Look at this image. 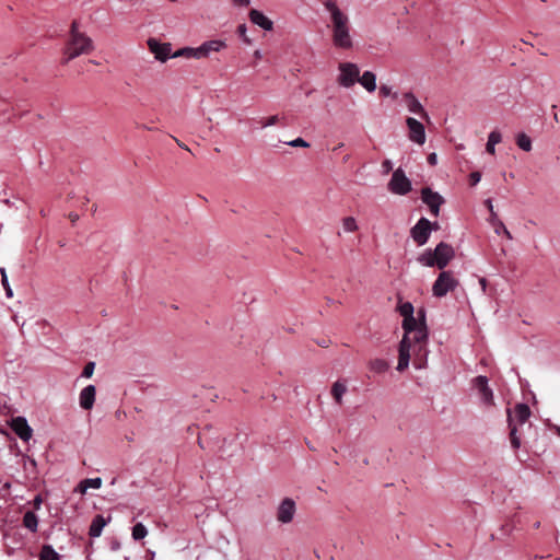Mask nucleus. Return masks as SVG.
<instances>
[{
  "label": "nucleus",
  "mask_w": 560,
  "mask_h": 560,
  "mask_svg": "<svg viewBox=\"0 0 560 560\" xmlns=\"http://www.w3.org/2000/svg\"><path fill=\"white\" fill-rule=\"evenodd\" d=\"M10 427L21 440L26 442L32 438L33 430L25 418H13L10 422Z\"/></svg>",
  "instance_id": "dca6fc26"
},
{
  "label": "nucleus",
  "mask_w": 560,
  "mask_h": 560,
  "mask_svg": "<svg viewBox=\"0 0 560 560\" xmlns=\"http://www.w3.org/2000/svg\"><path fill=\"white\" fill-rule=\"evenodd\" d=\"M226 47L224 40L221 39H212L205 42L199 46V56L200 59L209 57L212 52H219L223 48Z\"/></svg>",
  "instance_id": "6ab92c4d"
},
{
  "label": "nucleus",
  "mask_w": 560,
  "mask_h": 560,
  "mask_svg": "<svg viewBox=\"0 0 560 560\" xmlns=\"http://www.w3.org/2000/svg\"><path fill=\"white\" fill-rule=\"evenodd\" d=\"M280 121V117L278 115L270 116L268 118H264L259 121L261 128H267L273 126Z\"/></svg>",
  "instance_id": "e433bc0d"
},
{
  "label": "nucleus",
  "mask_w": 560,
  "mask_h": 560,
  "mask_svg": "<svg viewBox=\"0 0 560 560\" xmlns=\"http://www.w3.org/2000/svg\"><path fill=\"white\" fill-rule=\"evenodd\" d=\"M548 425L550 427V429H551V430H553V431H555V433H556L557 435H559V436H560V427H559V425H557V424H551V423H549Z\"/></svg>",
  "instance_id": "09e8293b"
},
{
  "label": "nucleus",
  "mask_w": 560,
  "mask_h": 560,
  "mask_svg": "<svg viewBox=\"0 0 560 560\" xmlns=\"http://www.w3.org/2000/svg\"><path fill=\"white\" fill-rule=\"evenodd\" d=\"M399 314L406 318L413 315L415 308L410 302L402 303L398 306Z\"/></svg>",
  "instance_id": "f704fd0d"
},
{
  "label": "nucleus",
  "mask_w": 560,
  "mask_h": 560,
  "mask_svg": "<svg viewBox=\"0 0 560 560\" xmlns=\"http://www.w3.org/2000/svg\"><path fill=\"white\" fill-rule=\"evenodd\" d=\"M102 487V479L100 477L96 478H88L82 480L77 488L81 494H84L89 488L100 489Z\"/></svg>",
  "instance_id": "5701e85b"
},
{
  "label": "nucleus",
  "mask_w": 560,
  "mask_h": 560,
  "mask_svg": "<svg viewBox=\"0 0 560 560\" xmlns=\"http://www.w3.org/2000/svg\"><path fill=\"white\" fill-rule=\"evenodd\" d=\"M469 178H470V184H471L472 186H475V185H477V184L480 182V179H481V174H480L479 172H472V173L470 174Z\"/></svg>",
  "instance_id": "79ce46f5"
},
{
  "label": "nucleus",
  "mask_w": 560,
  "mask_h": 560,
  "mask_svg": "<svg viewBox=\"0 0 560 560\" xmlns=\"http://www.w3.org/2000/svg\"><path fill=\"white\" fill-rule=\"evenodd\" d=\"M339 75L338 83L343 88H351L358 82L360 70L355 63L352 62H341L339 63Z\"/></svg>",
  "instance_id": "6e6552de"
},
{
  "label": "nucleus",
  "mask_w": 560,
  "mask_h": 560,
  "mask_svg": "<svg viewBox=\"0 0 560 560\" xmlns=\"http://www.w3.org/2000/svg\"><path fill=\"white\" fill-rule=\"evenodd\" d=\"M233 2H234L236 5L247 7V5H249L250 0H233Z\"/></svg>",
  "instance_id": "49530a36"
},
{
  "label": "nucleus",
  "mask_w": 560,
  "mask_h": 560,
  "mask_svg": "<svg viewBox=\"0 0 560 560\" xmlns=\"http://www.w3.org/2000/svg\"><path fill=\"white\" fill-rule=\"evenodd\" d=\"M107 520L102 515H96L90 526L89 535L93 538L100 537L103 528L107 525Z\"/></svg>",
  "instance_id": "412c9836"
},
{
  "label": "nucleus",
  "mask_w": 560,
  "mask_h": 560,
  "mask_svg": "<svg viewBox=\"0 0 560 560\" xmlns=\"http://www.w3.org/2000/svg\"><path fill=\"white\" fill-rule=\"evenodd\" d=\"M421 199L430 208L431 213L434 217H438L440 213V207L444 202V198L431 188L424 187L421 190Z\"/></svg>",
  "instance_id": "ddd939ff"
},
{
  "label": "nucleus",
  "mask_w": 560,
  "mask_h": 560,
  "mask_svg": "<svg viewBox=\"0 0 560 560\" xmlns=\"http://www.w3.org/2000/svg\"><path fill=\"white\" fill-rule=\"evenodd\" d=\"M479 283H480V287H481V290L483 293H486V290H487V280L485 278H480L479 279Z\"/></svg>",
  "instance_id": "de8ad7c7"
},
{
  "label": "nucleus",
  "mask_w": 560,
  "mask_h": 560,
  "mask_svg": "<svg viewBox=\"0 0 560 560\" xmlns=\"http://www.w3.org/2000/svg\"><path fill=\"white\" fill-rule=\"evenodd\" d=\"M388 363L383 359H374L369 363V368L372 372L382 374L387 371Z\"/></svg>",
  "instance_id": "cd10ccee"
},
{
  "label": "nucleus",
  "mask_w": 560,
  "mask_h": 560,
  "mask_svg": "<svg viewBox=\"0 0 560 560\" xmlns=\"http://www.w3.org/2000/svg\"><path fill=\"white\" fill-rule=\"evenodd\" d=\"M413 348L415 342L413 340H408L407 337H402L400 343H399V355H398V364H397V371L402 372L405 371L410 363V358L413 355Z\"/></svg>",
  "instance_id": "9d476101"
},
{
  "label": "nucleus",
  "mask_w": 560,
  "mask_h": 560,
  "mask_svg": "<svg viewBox=\"0 0 560 560\" xmlns=\"http://www.w3.org/2000/svg\"><path fill=\"white\" fill-rule=\"evenodd\" d=\"M238 33L240 35L244 36L245 33H246V26L243 24V25H240L238 26Z\"/></svg>",
  "instance_id": "3c124183"
},
{
  "label": "nucleus",
  "mask_w": 560,
  "mask_h": 560,
  "mask_svg": "<svg viewBox=\"0 0 560 560\" xmlns=\"http://www.w3.org/2000/svg\"><path fill=\"white\" fill-rule=\"evenodd\" d=\"M171 2H176L177 0H170Z\"/></svg>",
  "instance_id": "6e6d98bb"
},
{
  "label": "nucleus",
  "mask_w": 560,
  "mask_h": 560,
  "mask_svg": "<svg viewBox=\"0 0 560 560\" xmlns=\"http://www.w3.org/2000/svg\"><path fill=\"white\" fill-rule=\"evenodd\" d=\"M402 104L407 107V109L410 113L420 115L421 118L429 120V115L425 112L422 104L419 102V100L416 97V95L411 92H406L402 94L401 97Z\"/></svg>",
  "instance_id": "2eb2a0df"
},
{
  "label": "nucleus",
  "mask_w": 560,
  "mask_h": 560,
  "mask_svg": "<svg viewBox=\"0 0 560 560\" xmlns=\"http://www.w3.org/2000/svg\"><path fill=\"white\" fill-rule=\"evenodd\" d=\"M96 388L94 385L85 386L79 395V404L80 407L84 410H90L93 408L95 402Z\"/></svg>",
  "instance_id": "a211bd4d"
},
{
  "label": "nucleus",
  "mask_w": 560,
  "mask_h": 560,
  "mask_svg": "<svg viewBox=\"0 0 560 560\" xmlns=\"http://www.w3.org/2000/svg\"><path fill=\"white\" fill-rule=\"evenodd\" d=\"M132 538L135 540L143 539L148 535V529L142 523H137L132 527Z\"/></svg>",
  "instance_id": "473e14b6"
},
{
  "label": "nucleus",
  "mask_w": 560,
  "mask_h": 560,
  "mask_svg": "<svg viewBox=\"0 0 560 560\" xmlns=\"http://www.w3.org/2000/svg\"><path fill=\"white\" fill-rule=\"evenodd\" d=\"M23 524L31 532H36L38 524L37 516L33 512H26L23 517Z\"/></svg>",
  "instance_id": "c756f323"
},
{
  "label": "nucleus",
  "mask_w": 560,
  "mask_h": 560,
  "mask_svg": "<svg viewBox=\"0 0 560 560\" xmlns=\"http://www.w3.org/2000/svg\"><path fill=\"white\" fill-rule=\"evenodd\" d=\"M0 272H1V283H2V285L4 288V290H5V295L8 298H12L13 296V291H12V289L10 287L5 269L1 268Z\"/></svg>",
  "instance_id": "c9c22d12"
},
{
  "label": "nucleus",
  "mask_w": 560,
  "mask_h": 560,
  "mask_svg": "<svg viewBox=\"0 0 560 560\" xmlns=\"http://www.w3.org/2000/svg\"><path fill=\"white\" fill-rule=\"evenodd\" d=\"M254 57H255L256 59H260V58L262 57L261 51H260V50H258V49H257V50H255V51H254Z\"/></svg>",
  "instance_id": "603ef678"
},
{
  "label": "nucleus",
  "mask_w": 560,
  "mask_h": 560,
  "mask_svg": "<svg viewBox=\"0 0 560 560\" xmlns=\"http://www.w3.org/2000/svg\"><path fill=\"white\" fill-rule=\"evenodd\" d=\"M402 329L405 331L402 337H407L408 340H413L418 351L425 350V343L428 341V332L424 324V316L421 319L416 318L413 315L406 317L402 320Z\"/></svg>",
  "instance_id": "7ed1b4c3"
},
{
  "label": "nucleus",
  "mask_w": 560,
  "mask_h": 560,
  "mask_svg": "<svg viewBox=\"0 0 560 560\" xmlns=\"http://www.w3.org/2000/svg\"><path fill=\"white\" fill-rule=\"evenodd\" d=\"M288 145L290 147H293V148H298V147H301V148H308L310 147V143L306 142L304 139L302 138H296L294 140H291L289 142H287Z\"/></svg>",
  "instance_id": "ea45409f"
},
{
  "label": "nucleus",
  "mask_w": 560,
  "mask_h": 560,
  "mask_svg": "<svg viewBox=\"0 0 560 560\" xmlns=\"http://www.w3.org/2000/svg\"><path fill=\"white\" fill-rule=\"evenodd\" d=\"M346 392H347V387L345 384H342L340 382L334 383L332 388H331V395L338 404L341 402L342 396L345 395Z\"/></svg>",
  "instance_id": "7c9ffc66"
},
{
  "label": "nucleus",
  "mask_w": 560,
  "mask_h": 560,
  "mask_svg": "<svg viewBox=\"0 0 560 560\" xmlns=\"http://www.w3.org/2000/svg\"><path fill=\"white\" fill-rule=\"evenodd\" d=\"M69 219L71 220L72 223H75L79 220V214L70 213Z\"/></svg>",
  "instance_id": "8fccbe9b"
},
{
  "label": "nucleus",
  "mask_w": 560,
  "mask_h": 560,
  "mask_svg": "<svg viewBox=\"0 0 560 560\" xmlns=\"http://www.w3.org/2000/svg\"><path fill=\"white\" fill-rule=\"evenodd\" d=\"M358 82L368 91L374 92L376 89V75L371 71H365L358 79Z\"/></svg>",
  "instance_id": "4be33fe9"
},
{
  "label": "nucleus",
  "mask_w": 560,
  "mask_h": 560,
  "mask_svg": "<svg viewBox=\"0 0 560 560\" xmlns=\"http://www.w3.org/2000/svg\"><path fill=\"white\" fill-rule=\"evenodd\" d=\"M411 182L399 167L393 172L388 183V190L395 195L405 196L411 190Z\"/></svg>",
  "instance_id": "423d86ee"
},
{
  "label": "nucleus",
  "mask_w": 560,
  "mask_h": 560,
  "mask_svg": "<svg viewBox=\"0 0 560 560\" xmlns=\"http://www.w3.org/2000/svg\"><path fill=\"white\" fill-rule=\"evenodd\" d=\"M457 285L458 281L451 271H442L433 283L432 293L435 298H443Z\"/></svg>",
  "instance_id": "39448f33"
},
{
  "label": "nucleus",
  "mask_w": 560,
  "mask_h": 560,
  "mask_svg": "<svg viewBox=\"0 0 560 560\" xmlns=\"http://www.w3.org/2000/svg\"><path fill=\"white\" fill-rule=\"evenodd\" d=\"M94 49L93 40L84 33L79 32L78 23L74 21L71 25L70 37L65 48V62L90 54Z\"/></svg>",
  "instance_id": "f03ea898"
},
{
  "label": "nucleus",
  "mask_w": 560,
  "mask_h": 560,
  "mask_svg": "<svg viewBox=\"0 0 560 560\" xmlns=\"http://www.w3.org/2000/svg\"><path fill=\"white\" fill-rule=\"evenodd\" d=\"M249 20L265 31H271L273 28V22L259 10L252 9L249 11Z\"/></svg>",
  "instance_id": "aec40b11"
},
{
  "label": "nucleus",
  "mask_w": 560,
  "mask_h": 560,
  "mask_svg": "<svg viewBox=\"0 0 560 560\" xmlns=\"http://www.w3.org/2000/svg\"><path fill=\"white\" fill-rule=\"evenodd\" d=\"M94 369H95L94 362L86 363L82 371V377L90 378L94 373Z\"/></svg>",
  "instance_id": "58836bf2"
},
{
  "label": "nucleus",
  "mask_w": 560,
  "mask_h": 560,
  "mask_svg": "<svg viewBox=\"0 0 560 560\" xmlns=\"http://www.w3.org/2000/svg\"><path fill=\"white\" fill-rule=\"evenodd\" d=\"M474 386L479 392L481 400L487 405L493 404V393L488 385V378L479 375L474 378Z\"/></svg>",
  "instance_id": "f3484780"
},
{
  "label": "nucleus",
  "mask_w": 560,
  "mask_h": 560,
  "mask_svg": "<svg viewBox=\"0 0 560 560\" xmlns=\"http://www.w3.org/2000/svg\"><path fill=\"white\" fill-rule=\"evenodd\" d=\"M434 250H425L418 257V261L427 267H436Z\"/></svg>",
  "instance_id": "c85d7f7f"
},
{
  "label": "nucleus",
  "mask_w": 560,
  "mask_h": 560,
  "mask_svg": "<svg viewBox=\"0 0 560 560\" xmlns=\"http://www.w3.org/2000/svg\"><path fill=\"white\" fill-rule=\"evenodd\" d=\"M342 229L345 232L351 233L358 230L357 221L353 217H347L342 220Z\"/></svg>",
  "instance_id": "72a5a7b5"
},
{
  "label": "nucleus",
  "mask_w": 560,
  "mask_h": 560,
  "mask_svg": "<svg viewBox=\"0 0 560 560\" xmlns=\"http://www.w3.org/2000/svg\"><path fill=\"white\" fill-rule=\"evenodd\" d=\"M516 144L523 151L529 152L532 150V140L524 132L517 135V137H516Z\"/></svg>",
  "instance_id": "2f4dec72"
},
{
  "label": "nucleus",
  "mask_w": 560,
  "mask_h": 560,
  "mask_svg": "<svg viewBox=\"0 0 560 560\" xmlns=\"http://www.w3.org/2000/svg\"><path fill=\"white\" fill-rule=\"evenodd\" d=\"M435 264L439 269H444L454 257V249L451 245L441 242L434 249Z\"/></svg>",
  "instance_id": "4468645a"
},
{
  "label": "nucleus",
  "mask_w": 560,
  "mask_h": 560,
  "mask_svg": "<svg viewBox=\"0 0 560 560\" xmlns=\"http://www.w3.org/2000/svg\"><path fill=\"white\" fill-rule=\"evenodd\" d=\"M485 203H486L487 208L489 209L490 214H491L492 217H495V212H494V210H493L492 200H491V199H487Z\"/></svg>",
  "instance_id": "c03bdc74"
},
{
  "label": "nucleus",
  "mask_w": 560,
  "mask_h": 560,
  "mask_svg": "<svg viewBox=\"0 0 560 560\" xmlns=\"http://www.w3.org/2000/svg\"><path fill=\"white\" fill-rule=\"evenodd\" d=\"M428 162H429V164H431V165H435V164H436V162H438V155H436L435 153H431V154H429V156H428Z\"/></svg>",
  "instance_id": "a18cd8bd"
},
{
  "label": "nucleus",
  "mask_w": 560,
  "mask_h": 560,
  "mask_svg": "<svg viewBox=\"0 0 560 560\" xmlns=\"http://www.w3.org/2000/svg\"><path fill=\"white\" fill-rule=\"evenodd\" d=\"M380 93L381 95H383L384 97H387V96H393L394 98H397L398 94L397 93H393L392 92V88L388 86V85H381L380 86Z\"/></svg>",
  "instance_id": "a19ab883"
},
{
  "label": "nucleus",
  "mask_w": 560,
  "mask_h": 560,
  "mask_svg": "<svg viewBox=\"0 0 560 560\" xmlns=\"http://www.w3.org/2000/svg\"><path fill=\"white\" fill-rule=\"evenodd\" d=\"M150 52L159 62H166L168 59L174 58L171 43H162L155 37H150L147 40Z\"/></svg>",
  "instance_id": "0eeeda50"
},
{
  "label": "nucleus",
  "mask_w": 560,
  "mask_h": 560,
  "mask_svg": "<svg viewBox=\"0 0 560 560\" xmlns=\"http://www.w3.org/2000/svg\"><path fill=\"white\" fill-rule=\"evenodd\" d=\"M431 230V222L425 218H421L411 229V237L419 246H422L428 242Z\"/></svg>",
  "instance_id": "f8f14e48"
},
{
  "label": "nucleus",
  "mask_w": 560,
  "mask_h": 560,
  "mask_svg": "<svg viewBox=\"0 0 560 560\" xmlns=\"http://www.w3.org/2000/svg\"><path fill=\"white\" fill-rule=\"evenodd\" d=\"M406 125L408 127V138L410 141L423 145L425 143V129L422 122L417 120L413 117H408L406 119Z\"/></svg>",
  "instance_id": "9b49d317"
},
{
  "label": "nucleus",
  "mask_w": 560,
  "mask_h": 560,
  "mask_svg": "<svg viewBox=\"0 0 560 560\" xmlns=\"http://www.w3.org/2000/svg\"><path fill=\"white\" fill-rule=\"evenodd\" d=\"M413 365L416 369L421 370L427 368V357H428V349L422 350L421 352L418 351V347L415 346L413 348Z\"/></svg>",
  "instance_id": "393cba45"
},
{
  "label": "nucleus",
  "mask_w": 560,
  "mask_h": 560,
  "mask_svg": "<svg viewBox=\"0 0 560 560\" xmlns=\"http://www.w3.org/2000/svg\"><path fill=\"white\" fill-rule=\"evenodd\" d=\"M530 417V409L526 404H517L513 411L509 410L508 421L510 427V441L514 450L521 447L518 427L525 424Z\"/></svg>",
  "instance_id": "20e7f679"
},
{
  "label": "nucleus",
  "mask_w": 560,
  "mask_h": 560,
  "mask_svg": "<svg viewBox=\"0 0 560 560\" xmlns=\"http://www.w3.org/2000/svg\"><path fill=\"white\" fill-rule=\"evenodd\" d=\"M382 168L384 174H388L393 170V163L390 160H385L382 163Z\"/></svg>",
  "instance_id": "37998d69"
},
{
  "label": "nucleus",
  "mask_w": 560,
  "mask_h": 560,
  "mask_svg": "<svg viewBox=\"0 0 560 560\" xmlns=\"http://www.w3.org/2000/svg\"><path fill=\"white\" fill-rule=\"evenodd\" d=\"M174 139H175V141L177 142V144H178L180 148H183V149H185V150H189V149H188V147H187V145H185L184 143H182L178 139H176V138H174Z\"/></svg>",
  "instance_id": "864d4df0"
},
{
  "label": "nucleus",
  "mask_w": 560,
  "mask_h": 560,
  "mask_svg": "<svg viewBox=\"0 0 560 560\" xmlns=\"http://www.w3.org/2000/svg\"><path fill=\"white\" fill-rule=\"evenodd\" d=\"M494 231L497 234L503 233L509 240L512 238L510 231L506 229V226L501 221L497 222V226H495Z\"/></svg>",
  "instance_id": "4c0bfd02"
},
{
  "label": "nucleus",
  "mask_w": 560,
  "mask_h": 560,
  "mask_svg": "<svg viewBox=\"0 0 560 560\" xmlns=\"http://www.w3.org/2000/svg\"><path fill=\"white\" fill-rule=\"evenodd\" d=\"M39 560H60V556L52 546L44 545L40 549Z\"/></svg>",
  "instance_id": "bb28decb"
},
{
  "label": "nucleus",
  "mask_w": 560,
  "mask_h": 560,
  "mask_svg": "<svg viewBox=\"0 0 560 560\" xmlns=\"http://www.w3.org/2000/svg\"><path fill=\"white\" fill-rule=\"evenodd\" d=\"M491 222L497 226V222H498L497 215L495 217L491 215Z\"/></svg>",
  "instance_id": "5fc2aeb1"
},
{
  "label": "nucleus",
  "mask_w": 560,
  "mask_h": 560,
  "mask_svg": "<svg viewBox=\"0 0 560 560\" xmlns=\"http://www.w3.org/2000/svg\"><path fill=\"white\" fill-rule=\"evenodd\" d=\"M502 140V136L499 131L497 130H493L489 133L488 136V142H487V145H486V150L488 153L490 154H494L495 152V144L500 143Z\"/></svg>",
  "instance_id": "a878e982"
},
{
  "label": "nucleus",
  "mask_w": 560,
  "mask_h": 560,
  "mask_svg": "<svg viewBox=\"0 0 560 560\" xmlns=\"http://www.w3.org/2000/svg\"><path fill=\"white\" fill-rule=\"evenodd\" d=\"M296 512V504L293 499L285 498L283 499L278 508L276 513V518L281 524H289L293 521Z\"/></svg>",
  "instance_id": "1a4fd4ad"
},
{
  "label": "nucleus",
  "mask_w": 560,
  "mask_h": 560,
  "mask_svg": "<svg viewBox=\"0 0 560 560\" xmlns=\"http://www.w3.org/2000/svg\"><path fill=\"white\" fill-rule=\"evenodd\" d=\"M173 57L174 58L184 57V58L200 59L199 47H196V48H194V47L180 48V49L174 51Z\"/></svg>",
  "instance_id": "b1692460"
},
{
  "label": "nucleus",
  "mask_w": 560,
  "mask_h": 560,
  "mask_svg": "<svg viewBox=\"0 0 560 560\" xmlns=\"http://www.w3.org/2000/svg\"><path fill=\"white\" fill-rule=\"evenodd\" d=\"M330 15L331 40L335 47L350 49L353 46L349 16L340 10L334 0L323 1Z\"/></svg>",
  "instance_id": "f257e3e1"
}]
</instances>
